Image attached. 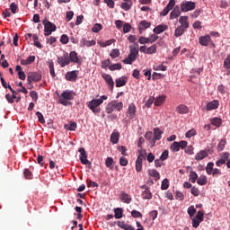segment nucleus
<instances>
[{
    "instance_id": "obj_1",
    "label": "nucleus",
    "mask_w": 230,
    "mask_h": 230,
    "mask_svg": "<svg viewBox=\"0 0 230 230\" xmlns=\"http://www.w3.org/2000/svg\"><path fill=\"white\" fill-rule=\"evenodd\" d=\"M107 95L101 96L100 99H93L86 103L88 109L93 112V114H100L102 112V108H100V105L103 103L104 100H107Z\"/></svg>"
},
{
    "instance_id": "obj_2",
    "label": "nucleus",
    "mask_w": 230,
    "mask_h": 230,
    "mask_svg": "<svg viewBox=\"0 0 230 230\" xmlns=\"http://www.w3.org/2000/svg\"><path fill=\"white\" fill-rule=\"evenodd\" d=\"M75 96H76L75 92L66 90L61 93V96L59 98V103L66 107L67 105H69V102H71V100H75Z\"/></svg>"
},
{
    "instance_id": "obj_3",
    "label": "nucleus",
    "mask_w": 230,
    "mask_h": 230,
    "mask_svg": "<svg viewBox=\"0 0 230 230\" xmlns=\"http://www.w3.org/2000/svg\"><path fill=\"white\" fill-rule=\"evenodd\" d=\"M114 111H118L120 112V111H123V102H118L117 100L111 101L106 105L105 112L106 114H112Z\"/></svg>"
},
{
    "instance_id": "obj_4",
    "label": "nucleus",
    "mask_w": 230,
    "mask_h": 230,
    "mask_svg": "<svg viewBox=\"0 0 230 230\" xmlns=\"http://www.w3.org/2000/svg\"><path fill=\"white\" fill-rule=\"evenodd\" d=\"M43 26H44V31L45 36L49 37V35L57 31V25L53 24L51 22H48L47 19L43 20Z\"/></svg>"
},
{
    "instance_id": "obj_5",
    "label": "nucleus",
    "mask_w": 230,
    "mask_h": 230,
    "mask_svg": "<svg viewBox=\"0 0 230 230\" xmlns=\"http://www.w3.org/2000/svg\"><path fill=\"white\" fill-rule=\"evenodd\" d=\"M42 80V75L39 72H29L27 74V84L30 85L31 82H40Z\"/></svg>"
},
{
    "instance_id": "obj_6",
    "label": "nucleus",
    "mask_w": 230,
    "mask_h": 230,
    "mask_svg": "<svg viewBox=\"0 0 230 230\" xmlns=\"http://www.w3.org/2000/svg\"><path fill=\"white\" fill-rule=\"evenodd\" d=\"M195 6L197 4L191 1H184L181 4V12H191V10H195Z\"/></svg>"
},
{
    "instance_id": "obj_7",
    "label": "nucleus",
    "mask_w": 230,
    "mask_h": 230,
    "mask_svg": "<svg viewBox=\"0 0 230 230\" xmlns=\"http://www.w3.org/2000/svg\"><path fill=\"white\" fill-rule=\"evenodd\" d=\"M78 152L80 153L79 159L82 164L91 166V161L87 160V152H85V149L84 147H81L78 149Z\"/></svg>"
},
{
    "instance_id": "obj_8",
    "label": "nucleus",
    "mask_w": 230,
    "mask_h": 230,
    "mask_svg": "<svg viewBox=\"0 0 230 230\" xmlns=\"http://www.w3.org/2000/svg\"><path fill=\"white\" fill-rule=\"evenodd\" d=\"M141 190H144L142 192V199L144 200H150L152 199V192L150 191V187L147 185H142Z\"/></svg>"
},
{
    "instance_id": "obj_9",
    "label": "nucleus",
    "mask_w": 230,
    "mask_h": 230,
    "mask_svg": "<svg viewBox=\"0 0 230 230\" xmlns=\"http://www.w3.org/2000/svg\"><path fill=\"white\" fill-rule=\"evenodd\" d=\"M58 64H59V66L61 67H66V66H69V64H70L69 55L65 54L61 57H58Z\"/></svg>"
},
{
    "instance_id": "obj_10",
    "label": "nucleus",
    "mask_w": 230,
    "mask_h": 230,
    "mask_svg": "<svg viewBox=\"0 0 230 230\" xmlns=\"http://www.w3.org/2000/svg\"><path fill=\"white\" fill-rule=\"evenodd\" d=\"M65 78L68 82H76V79L78 78V70L67 72L65 75Z\"/></svg>"
},
{
    "instance_id": "obj_11",
    "label": "nucleus",
    "mask_w": 230,
    "mask_h": 230,
    "mask_svg": "<svg viewBox=\"0 0 230 230\" xmlns=\"http://www.w3.org/2000/svg\"><path fill=\"white\" fill-rule=\"evenodd\" d=\"M102 76L109 85L110 91H114V80L112 79V76L109 74H102Z\"/></svg>"
},
{
    "instance_id": "obj_12",
    "label": "nucleus",
    "mask_w": 230,
    "mask_h": 230,
    "mask_svg": "<svg viewBox=\"0 0 230 230\" xmlns=\"http://www.w3.org/2000/svg\"><path fill=\"white\" fill-rule=\"evenodd\" d=\"M150 26H152V23H150V22L146 20L141 21L138 24V31L140 35L141 33H143V31H145V30H147V28H150Z\"/></svg>"
},
{
    "instance_id": "obj_13",
    "label": "nucleus",
    "mask_w": 230,
    "mask_h": 230,
    "mask_svg": "<svg viewBox=\"0 0 230 230\" xmlns=\"http://www.w3.org/2000/svg\"><path fill=\"white\" fill-rule=\"evenodd\" d=\"M91 46H96V40H87L85 38L80 40V48H91Z\"/></svg>"
},
{
    "instance_id": "obj_14",
    "label": "nucleus",
    "mask_w": 230,
    "mask_h": 230,
    "mask_svg": "<svg viewBox=\"0 0 230 230\" xmlns=\"http://www.w3.org/2000/svg\"><path fill=\"white\" fill-rule=\"evenodd\" d=\"M127 114H128V118H129V119H134V118H136V104L131 103L128 105Z\"/></svg>"
},
{
    "instance_id": "obj_15",
    "label": "nucleus",
    "mask_w": 230,
    "mask_h": 230,
    "mask_svg": "<svg viewBox=\"0 0 230 230\" xmlns=\"http://www.w3.org/2000/svg\"><path fill=\"white\" fill-rule=\"evenodd\" d=\"M199 44L201 46H209V44H211V36L209 35H205V36H201L199 39Z\"/></svg>"
},
{
    "instance_id": "obj_16",
    "label": "nucleus",
    "mask_w": 230,
    "mask_h": 230,
    "mask_svg": "<svg viewBox=\"0 0 230 230\" xmlns=\"http://www.w3.org/2000/svg\"><path fill=\"white\" fill-rule=\"evenodd\" d=\"M177 17H181V7H179V5H176L170 13V19L172 21L177 19Z\"/></svg>"
},
{
    "instance_id": "obj_17",
    "label": "nucleus",
    "mask_w": 230,
    "mask_h": 230,
    "mask_svg": "<svg viewBox=\"0 0 230 230\" xmlns=\"http://www.w3.org/2000/svg\"><path fill=\"white\" fill-rule=\"evenodd\" d=\"M176 112H178V114H188V112H190V108L184 104H180L176 107Z\"/></svg>"
},
{
    "instance_id": "obj_18",
    "label": "nucleus",
    "mask_w": 230,
    "mask_h": 230,
    "mask_svg": "<svg viewBox=\"0 0 230 230\" xmlns=\"http://www.w3.org/2000/svg\"><path fill=\"white\" fill-rule=\"evenodd\" d=\"M119 199L124 204H130L132 202V198L128 193L124 191L121 192Z\"/></svg>"
},
{
    "instance_id": "obj_19",
    "label": "nucleus",
    "mask_w": 230,
    "mask_h": 230,
    "mask_svg": "<svg viewBox=\"0 0 230 230\" xmlns=\"http://www.w3.org/2000/svg\"><path fill=\"white\" fill-rule=\"evenodd\" d=\"M166 30H168V25L166 24H160L158 26H156L153 31L154 33H156V35H159L160 33H163V31H166Z\"/></svg>"
},
{
    "instance_id": "obj_20",
    "label": "nucleus",
    "mask_w": 230,
    "mask_h": 230,
    "mask_svg": "<svg viewBox=\"0 0 230 230\" xmlns=\"http://www.w3.org/2000/svg\"><path fill=\"white\" fill-rule=\"evenodd\" d=\"M180 27L185 28L188 30L190 28V22H188V16H181L179 19Z\"/></svg>"
},
{
    "instance_id": "obj_21",
    "label": "nucleus",
    "mask_w": 230,
    "mask_h": 230,
    "mask_svg": "<svg viewBox=\"0 0 230 230\" xmlns=\"http://www.w3.org/2000/svg\"><path fill=\"white\" fill-rule=\"evenodd\" d=\"M220 105L217 100L211 101L207 104V111H215Z\"/></svg>"
},
{
    "instance_id": "obj_22",
    "label": "nucleus",
    "mask_w": 230,
    "mask_h": 230,
    "mask_svg": "<svg viewBox=\"0 0 230 230\" xmlns=\"http://www.w3.org/2000/svg\"><path fill=\"white\" fill-rule=\"evenodd\" d=\"M127 77L122 76L118 79H116L115 84L116 87H124V85H127Z\"/></svg>"
},
{
    "instance_id": "obj_23",
    "label": "nucleus",
    "mask_w": 230,
    "mask_h": 230,
    "mask_svg": "<svg viewBox=\"0 0 230 230\" xmlns=\"http://www.w3.org/2000/svg\"><path fill=\"white\" fill-rule=\"evenodd\" d=\"M148 175L150 177H154L155 181H159V179H161V174L155 169L149 170L148 171Z\"/></svg>"
},
{
    "instance_id": "obj_24",
    "label": "nucleus",
    "mask_w": 230,
    "mask_h": 230,
    "mask_svg": "<svg viewBox=\"0 0 230 230\" xmlns=\"http://www.w3.org/2000/svg\"><path fill=\"white\" fill-rule=\"evenodd\" d=\"M119 141V132H113L111 135V142L112 145H118Z\"/></svg>"
},
{
    "instance_id": "obj_25",
    "label": "nucleus",
    "mask_w": 230,
    "mask_h": 230,
    "mask_svg": "<svg viewBox=\"0 0 230 230\" xmlns=\"http://www.w3.org/2000/svg\"><path fill=\"white\" fill-rule=\"evenodd\" d=\"M164 102H166V95L158 96L155 101V105L156 107H161Z\"/></svg>"
},
{
    "instance_id": "obj_26",
    "label": "nucleus",
    "mask_w": 230,
    "mask_h": 230,
    "mask_svg": "<svg viewBox=\"0 0 230 230\" xmlns=\"http://www.w3.org/2000/svg\"><path fill=\"white\" fill-rule=\"evenodd\" d=\"M130 54L137 57L139 55V44L137 42L134 43V47H129Z\"/></svg>"
},
{
    "instance_id": "obj_27",
    "label": "nucleus",
    "mask_w": 230,
    "mask_h": 230,
    "mask_svg": "<svg viewBox=\"0 0 230 230\" xmlns=\"http://www.w3.org/2000/svg\"><path fill=\"white\" fill-rule=\"evenodd\" d=\"M163 131L159 128H154V138L156 139L157 141L161 140L163 137Z\"/></svg>"
},
{
    "instance_id": "obj_28",
    "label": "nucleus",
    "mask_w": 230,
    "mask_h": 230,
    "mask_svg": "<svg viewBox=\"0 0 230 230\" xmlns=\"http://www.w3.org/2000/svg\"><path fill=\"white\" fill-rule=\"evenodd\" d=\"M223 67L227 70V75H230V54L225 58Z\"/></svg>"
},
{
    "instance_id": "obj_29",
    "label": "nucleus",
    "mask_w": 230,
    "mask_h": 230,
    "mask_svg": "<svg viewBox=\"0 0 230 230\" xmlns=\"http://www.w3.org/2000/svg\"><path fill=\"white\" fill-rule=\"evenodd\" d=\"M68 58L70 62H74V64H78V54L75 51H71Z\"/></svg>"
},
{
    "instance_id": "obj_30",
    "label": "nucleus",
    "mask_w": 230,
    "mask_h": 230,
    "mask_svg": "<svg viewBox=\"0 0 230 230\" xmlns=\"http://www.w3.org/2000/svg\"><path fill=\"white\" fill-rule=\"evenodd\" d=\"M186 30V28L179 26L175 29L174 37H181V35H184Z\"/></svg>"
},
{
    "instance_id": "obj_31",
    "label": "nucleus",
    "mask_w": 230,
    "mask_h": 230,
    "mask_svg": "<svg viewBox=\"0 0 230 230\" xmlns=\"http://www.w3.org/2000/svg\"><path fill=\"white\" fill-rule=\"evenodd\" d=\"M210 122L214 127L220 128L222 125V119L220 118H213L210 119Z\"/></svg>"
},
{
    "instance_id": "obj_32",
    "label": "nucleus",
    "mask_w": 230,
    "mask_h": 230,
    "mask_svg": "<svg viewBox=\"0 0 230 230\" xmlns=\"http://www.w3.org/2000/svg\"><path fill=\"white\" fill-rule=\"evenodd\" d=\"M205 157H208V153L206 151H200L195 155L196 161H202Z\"/></svg>"
},
{
    "instance_id": "obj_33",
    "label": "nucleus",
    "mask_w": 230,
    "mask_h": 230,
    "mask_svg": "<svg viewBox=\"0 0 230 230\" xmlns=\"http://www.w3.org/2000/svg\"><path fill=\"white\" fill-rule=\"evenodd\" d=\"M132 2H123L120 4V8H122V10H125L126 12H128V10L132 8Z\"/></svg>"
},
{
    "instance_id": "obj_34",
    "label": "nucleus",
    "mask_w": 230,
    "mask_h": 230,
    "mask_svg": "<svg viewBox=\"0 0 230 230\" xmlns=\"http://www.w3.org/2000/svg\"><path fill=\"white\" fill-rule=\"evenodd\" d=\"M49 67L50 76H52V78H55L57 75L55 74V64L53 63V60H50L49 62Z\"/></svg>"
},
{
    "instance_id": "obj_35",
    "label": "nucleus",
    "mask_w": 230,
    "mask_h": 230,
    "mask_svg": "<svg viewBox=\"0 0 230 230\" xmlns=\"http://www.w3.org/2000/svg\"><path fill=\"white\" fill-rule=\"evenodd\" d=\"M114 213H115V215H114L115 218H117V219L122 218L123 208H114Z\"/></svg>"
},
{
    "instance_id": "obj_36",
    "label": "nucleus",
    "mask_w": 230,
    "mask_h": 230,
    "mask_svg": "<svg viewBox=\"0 0 230 230\" xmlns=\"http://www.w3.org/2000/svg\"><path fill=\"white\" fill-rule=\"evenodd\" d=\"M226 143H227V140L226 138H222L217 145V150L219 152L224 151V148L226 147Z\"/></svg>"
},
{
    "instance_id": "obj_37",
    "label": "nucleus",
    "mask_w": 230,
    "mask_h": 230,
    "mask_svg": "<svg viewBox=\"0 0 230 230\" xmlns=\"http://www.w3.org/2000/svg\"><path fill=\"white\" fill-rule=\"evenodd\" d=\"M154 53H157V45L155 44L148 47L146 49V55H154Z\"/></svg>"
},
{
    "instance_id": "obj_38",
    "label": "nucleus",
    "mask_w": 230,
    "mask_h": 230,
    "mask_svg": "<svg viewBox=\"0 0 230 230\" xmlns=\"http://www.w3.org/2000/svg\"><path fill=\"white\" fill-rule=\"evenodd\" d=\"M197 183L199 186H206V184H208V177L206 176H200L198 180H197Z\"/></svg>"
},
{
    "instance_id": "obj_39",
    "label": "nucleus",
    "mask_w": 230,
    "mask_h": 230,
    "mask_svg": "<svg viewBox=\"0 0 230 230\" xmlns=\"http://www.w3.org/2000/svg\"><path fill=\"white\" fill-rule=\"evenodd\" d=\"M141 170H143V160H141L140 158H137L136 172H141Z\"/></svg>"
},
{
    "instance_id": "obj_40",
    "label": "nucleus",
    "mask_w": 230,
    "mask_h": 230,
    "mask_svg": "<svg viewBox=\"0 0 230 230\" xmlns=\"http://www.w3.org/2000/svg\"><path fill=\"white\" fill-rule=\"evenodd\" d=\"M76 127H77L76 122H70L69 124L65 125V128L70 131L76 130Z\"/></svg>"
},
{
    "instance_id": "obj_41",
    "label": "nucleus",
    "mask_w": 230,
    "mask_h": 230,
    "mask_svg": "<svg viewBox=\"0 0 230 230\" xmlns=\"http://www.w3.org/2000/svg\"><path fill=\"white\" fill-rule=\"evenodd\" d=\"M213 166H215V164H213V162H209L207 164L206 172H207L208 175H211L213 173V170H214Z\"/></svg>"
},
{
    "instance_id": "obj_42",
    "label": "nucleus",
    "mask_w": 230,
    "mask_h": 230,
    "mask_svg": "<svg viewBox=\"0 0 230 230\" xmlns=\"http://www.w3.org/2000/svg\"><path fill=\"white\" fill-rule=\"evenodd\" d=\"M197 180H199V175L197 174L196 172H190V181L192 183L197 182Z\"/></svg>"
},
{
    "instance_id": "obj_43",
    "label": "nucleus",
    "mask_w": 230,
    "mask_h": 230,
    "mask_svg": "<svg viewBox=\"0 0 230 230\" xmlns=\"http://www.w3.org/2000/svg\"><path fill=\"white\" fill-rule=\"evenodd\" d=\"M122 66L120 63H116L109 66L110 71H119Z\"/></svg>"
},
{
    "instance_id": "obj_44",
    "label": "nucleus",
    "mask_w": 230,
    "mask_h": 230,
    "mask_svg": "<svg viewBox=\"0 0 230 230\" xmlns=\"http://www.w3.org/2000/svg\"><path fill=\"white\" fill-rule=\"evenodd\" d=\"M103 26L100 23H95L93 28H92V31H93V33H98L99 31H102Z\"/></svg>"
},
{
    "instance_id": "obj_45",
    "label": "nucleus",
    "mask_w": 230,
    "mask_h": 230,
    "mask_svg": "<svg viewBox=\"0 0 230 230\" xmlns=\"http://www.w3.org/2000/svg\"><path fill=\"white\" fill-rule=\"evenodd\" d=\"M194 136H197V130H195V128L187 131L185 134V137H188V139H191Z\"/></svg>"
},
{
    "instance_id": "obj_46",
    "label": "nucleus",
    "mask_w": 230,
    "mask_h": 230,
    "mask_svg": "<svg viewBox=\"0 0 230 230\" xmlns=\"http://www.w3.org/2000/svg\"><path fill=\"white\" fill-rule=\"evenodd\" d=\"M33 41L36 48L42 49V44H40V41H39V36H37V34H33Z\"/></svg>"
},
{
    "instance_id": "obj_47",
    "label": "nucleus",
    "mask_w": 230,
    "mask_h": 230,
    "mask_svg": "<svg viewBox=\"0 0 230 230\" xmlns=\"http://www.w3.org/2000/svg\"><path fill=\"white\" fill-rule=\"evenodd\" d=\"M137 159H140L141 161H143V159H146V150L139 149Z\"/></svg>"
},
{
    "instance_id": "obj_48",
    "label": "nucleus",
    "mask_w": 230,
    "mask_h": 230,
    "mask_svg": "<svg viewBox=\"0 0 230 230\" xmlns=\"http://www.w3.org/2000/svg\"><path fill=\"white\" fill-rule=\"evenodd\" d=\"M105 164L107 168H110V170H112V164H114V159L112 157H107Z\"/></svg>"
},
{
    "instance_id": "obj_49",
    "label": "nucleus",
    "mask_w": 230,
    "mask_h": 230,
    "mask_svg": "<svg viewBox=\"0 0 230 230\" xmlns=\"http://www.w3.org/2000/svg\"><path fill=\"white\" fill-rule=\"evenodd\" d=\"M188 215L191 217H195V213H197V209L194 206H190L187 210Z\"/></svg>"
},
{
    "instance_id": "obj_50",
    "label": "nucleus",
    "mask_w": 230,
    "mask_h": 230,
    "mask_svg": "<svg viewBox=\"0 0 230 230\" xmlns=\"http://www.w3.org/2000/svg\"><path fill=\"white\" fill-rule=\"evenodd\" d=\"M170 188V181L168 179H164L161 185V190H168Z\"/></svg>"
},
{
    "instance_id": "obj_51",
    "label": "nucleus",
    "mask_w": 230,
    "mask_h": 230,
    "mask_svg": "<svg viewBox=\"0 0 230 230\" xmlns=\"http://www.w3.org/2000/svg\"><path fill=\"white\" fill-rule=\"evenodd\" d=\"M119 55H120L119 49H113L110 54V57H111V58H118V57H119Z\"/></svg>"
},
{
    "instance_id": "obj_52",
    "label": "nucleus",
    "mask_w": 230,
    "mask_h": 230,
    "mask_svg": "<svg viewBox=\"0 0 230 230\" xmlns=\"http://www.w3.org/2000/svg\"><path fill=\"white\" fill-rule=\"evenodd\" d=\"M36 116H37L38 120L40 121V123H41L42 125H44V123H46V119H44V115H42V113L40 111H37Z\"/></svg>"
},
{
    "instance_id": "obj_53",
    "label": "nucleus",
    "mask_w": 230,
    "mask_h": 230,
    "mask_svg": "<svg viewBox=\"0 0 230 230\" xmlns=\"http://www.w3.org/2000/svg\"><path fill=\"white\" fill-rule=\"evenodd\" d=\"M131 217H133V218H143V214L137 210H132Z\"/></svg>"
},
{
    "instance_id": "obj_54",
    "label": "nucleus",
    "mask_w": 230,
    "mask_h": 230,
    "mask_svg": "<svg viewBox=\"0 0 230 230\" xmlns=\"http://www.w3.org/2000/svg\"><path fill=\"white\" fill-rule=\"evenodd\" d=\"M171 150L172 152H179V150H181V148L179 147V142H173L171 145Z\"/></svg>"
},
{
    "instance_id": "obj_55",
    "label": "nucleus",
    "mask_w": 230,
    "mask_h": 230,
    "mask_svg": "<svg viewBox=\"0 0 230 230\" xmlns=\"http://www.w3.org/2000/svg\"><path fill=\"white\" fill-rule=\"evenodd\" d=\"M138 42H139V44H150V38H146V37L141 36L138 39Z\"/></svg>"
},
{
    "instance_id": "obj_56",
    "label": "nucleus",
    "mask_w": 230,
    "mask_h": 230,
    "mask_svg": "<svg viewBox=\"0 0 230 230\" xmlns=\"http://www.w3.org/2000/svg\"><path fill=\"white\" fill-rule=\"evenodd\" d=\"M86 184H87L88 188H98V186H99L97 182L93 181L89 179L86 180Z\"/></svg>"
},
{
    "instance_id": "obj_57",
    "label": "nucleus",
    "mask_w": 230,
    "mask_h": 230,
    "mask_svg": "<svg viewBox=\"0 0 230 230\" xmlns=\"http://www.w3.org/2000/svg\"><path fill=\"white\" fill-rule=\"evenodd\" d=\"M10 10H11L12 13H17V12L19 10V6H17V4L12 3L10 4Z\"/></svg>"
},
{
    "instance_id": "obj_58",
    "label": "nucleus",
    "mask_w": 230,
    "mask_h": 230,
    "mask_svg": "<svg viewBox=\"0 0 230 230\" xmlns=\"http://www.w3.org/2000/svg\"><path fill=\"white\" fill-rule=\"evenodd\" d=\"M30 96H31L32 102H37V100H39V93H37L35 91H31Z\"/></svg>"
},
{
    "instance_id": "obj_59",
    "label": "nucleus",
    "mask_w": 230,
    "mask_h": 230,
    "mask_svg": "<svg viewBox=\"0 0 230 230\" xmlns=\"http://www.w3.org/2000/svg\"><path fill=\"white\" fill-rule=\"evenodd\" d=\"M24 177L25 179H32L33 178V174L31 173V171L29 169H25L23 172Z\"/></svg>"
},
{
    "instance_id": "obj_60",
    "label": "nucleus",
    "mask_w": 230,
    "mask_h": 230,
    "mask_svg": "<svg viewBox=\"0 0 230 230\" xmlns=\"http://www.w3.org/2000/svg\"><path fill=\"white\" fill-rule=\"evenodd\" d=\"M154 102H155V98H154V96H150L147 102H146V107H147V109H150Z\"/></svg>"
},
{
    "instance_id": "obj_61",
    "label": "nucleus",
    "mask_w": 230,
    "mask_h": 230,
    "mask_svg": "<svg viewBox=\"0 0 230 230\" xmlns=\"http://www.w3.org/2000/svg\"><path fill=\"white\" fill-rule=\"evenodd\" d=\"M195 218H197V220H199L200 222H204V212H202L201 210L198 211Z\"/></svg>"
},
{
    "instance_id": "obj_62",
    "label": "nucleus",
    "mask_w": 230,
    "mask_h": 230,
    "mask_svg": "<svg viewBox=\"0 0 230 230\" xmlns=\"http://www.w3.org/2000/svg\"><path fill=\"white\" fill-rule=\"evenodd\" d=\"M130 30H132V25H130V23H125L123 25V33H128Z\"/></svg>"
},
{
    "instance_id": "obj_63",
    "label": "nucleus",
    "mask_w": 230,
    "mask_h": 230,
    "mask_svg": "<svg viewBox=\"0 0 230 230\" xmlns=\"http://www.w3.org/2000/svg\"><path fill=\"white\" fill-rule=\"evenodd\" d=\"M61 44H67L69 42V37L66 34H63L60 39Z\"/></svg>"
},
{
    "instance_id": "obj_64",
    "label": "nucleus",
    "mask_w": 230,
    "mask_h": 230,
    "mask_svg": "<svg viewBox=\"0 0 230 230\" xmlns=\"http://www.w3.org/2000/svg\"><path fill=\"white\" fill-rule=\"evenodd\" d=\"M168 155H169L168 150H164V151L162 153L161 156H160V160H161V161H166V159H168Z\"/></svg>"
}]
</instances>
